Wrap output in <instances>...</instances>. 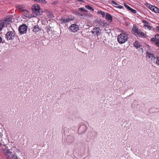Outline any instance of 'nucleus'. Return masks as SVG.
<instances>
[{"label":"nucleus","instance_id":"f257e3e1","mask_svg":"<svg viewBox=\"0 0 159 159\" xmlns=\"http://www.w3.org/2000/svg\"><path fill=\"white\" fill-rule=\"evenodd\" d=\"M132 33L137 37L141 38H145L146 34L141 30L139 29L138 26H136L135 25H134L132 30Z\"/></svg>","mask_w":159,"mask_h":159},{"label":"nucleus","instance_id":"f03ea898","mask_svg":"<svg viewBox=\"0 0 159 159\" xmlns=\"http://www.w3.org/2000/svg\"><path fill=\"white\" fill-rule=\"evenodd\" d=\"M32 9L33 14H35V16L37 15H41L42 13V11L41 9L40 6L38 4L33 5Z\"/></svg>","mask_w":159,"mask_h":159},{"label":"nucleus","instance_id":"7ed1b4c3","mask_svg":"<svg viewBox=\"0 0 159 159\" xmlns=\"http://www.w3.org/2000/svg\"><path fill=\"white\" fill-rule=\"evenodd\" d=\"M3 150L8 159H13V152L11 149H9L7 147L3 149Z\"/></svg>","mask_w":159,"mask_h":159},{"label":"nucleus","instance_id":"20e7f679","mask_svg":"<svg viewBox=\"0 0 159 159\" xmlns=\"http://www.w3.org/2000/svg\"><path fill=\"white\" fill-rule=\"evenodd\" d=\"M128 40V37L124 33H122L119 35L117 37L118 42L120 44L125 43Z\"/></svg>","mask_w":159,"mask_h":159},{"label":"nucleus","instance_id":"39448f33","mask_svg":"<svg viewBox=\"0 0 159 159\" xmlns=\"http://www.w3.org/2000/svg\"><path fill=\"white\" fill-rule=\"evenodd\" d=\"M15 32L13 31H8L6 34V38L7 40H12L15 36Z\"/></svg>","mask_w":159,"mask_h":159},{"label":"nucleus","instance_id":"423d86ee","mask_svg":"<svg viewBox=\"0 0 159 159\" xmlns=\"http://www.w3.org/2000/svg\"><path fill=\"white\" fill-rule=\"evenodd\" d=\"M92 34L95 36H98L101 34V31L100 29L98 27H94L91 31Z\"/></svg>","mask_w":159,"mask_h":159},{"label":"nucleus","instance_id":"0eeeda50","mask_svg":"<svg viewBox=\"0 0 159 159\" xmlns=\"http://www.w3.org/2000/svg\"><path fill=\"white\" fill-rule=\"evenodd\" d=\"M146 6L153 12L156 13H159V9L157 7L148 3L147 4Z\"/></svg>","mask_w":159,"mask_h":159},{"label":"nucleus","instance_id":"6e6552de","mask_svg":"<svg viewBox=\"0 0 159 159\" xmlns=\"http://www.w3.org/2000/svg\"><path fill=\"white\" fill-rule=\"evenodd\" d=\"M27 30V26L23 24L19 27V31L20 33L23 34L26 32Z\"/></svg>","mask_w":159,"mask_h":159},{"label":"nucleus","instance_id":"1a4fd4ad","mask_svg":"<svg viewBox=\"0 0 159 159\" xmlns=\"http://www.w3.org/2000/svg\"><path fill=\"white\" fill-rule=\"evenodd\" d=\"M72 32H75L79 30V26L76 24H72L69 28Z\"/></svg>","mask_w":159,"mask_h":159},{"label":"nucleus","instance_id":"9d476101","mask_svg":"<svg viewBox=\"0 0 159 159\" xmlns=\"http://www.w3.org/2000/svg\"><path fill=\"white\" fill-rule=\"evenodd\" d=\"M12 19V17L11 16H7L6 18H4L3 20V21L5 25H9L10 22H12L11 20Z\"/></svg>","mask_w":159,"mask_h":159},{"label":"nucleus","instance_id":"9b49d317","mask_svg":"<svg viewBox=\"0 0 159 159\" xmlns=\"http://www.w3.org/2000/svg\"><path fill=\"white\" fill-rule=\"evenodd\" d=\"M74 18L71 17L70 18H65L64 17H61V21L62 24H65L67 22H69L70 21L73 20Z\"/></svg>","mask_w":159,"mask_h":159},{"label":"nucleus","instance_id":"f8f14e48","mask_svg":"<svg viewBox=\"0 0 159 159\" xmlns=\"http://www.w3.org/2000/svg\"><path fill=\"white\" fill-rule=\"evenodd\" d=\"M124 4L125 7L129 11H131L134 13H137V11L136 10L130 7L129 6L127 5L126 3H124Z\"/></svg>","mask_w":159,"mask_h":159},{"label":"nucleus","instance_id":"ddd939ff","mask_svg":"<svg viewBox=\"0 0 159 159\" xmlns=\"http://www.w3.org/2000/svg\"><path fill=\"white\" fill-rule=\"evenodd\" d=\"M147 54L148 58H151L152 60L154 61L156 59V58L153 54L148 52Z\"/></svg>","mask_w":159,"mask_h":159},{"label":"nucleus","instance_id":"4468645a","mask_svg":"<svg viewBox=\"0 0 159 159\" xmlns=\"http://www.w3.org/2000/svg\"><path fill=\"white\" fill-rule=\"evenodd\" d=\"M74 140V138L71 136H68L66 138L67 142L69 143H73Z\"/></svg>","mask_w":159,"mask_h":159},{"label":"nucleus","instance_id":"2eb2a0df","mask_svg":"<svg viewBox=\"0 0 159 159\" xmlns=\"http://www.w3.org/2000/svg\"><path fill=\"white\" fill-rule=\"evenodd\" d=\"M41 30V28H40L38 25H35L34 26L33 28V31L34 32H37Z\"/></svg>","mask_w":159,"mask_h":159},{"label":"nucleus","instance_id":"dca6fc26","mask_svg":"<svg viewBox=\"0 0 159 159\" xmlns=\"http://www.w3.org/2000/svg\"><path fill=\"white\" fill-rule=\"evenodd\" d=\"M105 18L108 20L110 21H112V16L108 13H106Z\"/></svg>","mask_w":159,"mask_h":159},{"label":"nucleus","instance_id":"f3484780","mask_svg":"<svg viewBox=\"0 0 159 159\" xmlns=\"http://www.w3.org/2000/svg\"><path fill=\"white\" fill-rule=\"evenodd\" d=\"M111 2L112 3L115 5H116V7L119 8V9H122L124 8V7L121 5H119V4H117V2H116L114 1H111Z\"/></svg>","mask_w":159,"mask_h":159},{"label":"nucleus","instance_id":"a211bd4d","mask_svg":"<svg viewBox=\"0 0 159 159\" xmlns=\"http://www.w3.org/2000/svg\"><path fill=\"white\" fill-rule=\"evenodd\" d=\"M98 24L101 26L106 27L107 25V23L100 20Z\"/></svg>","mask_w":159,"mask_h":159},{"label":"nucleus","instance_id":"6ab92c4d","mask_svg":"<svg viewBox=\"0 0 159 159\" xmlns=\"http://www.w3.org/2000/svg\"><path fill=\"white\" fill-rule=\"evenodd\" d=\"M134 46L137 48H140L141 45L138 41H136L134 43Z\"/></svg>","mask_w":159,"mask_h":159},{"label":"nucleus","instance_id":"aec40b11","mask_svg":"<svg viewBox=\"0 0 159 159\" xmlns=\"http://www.w3.org/2000/svg\"><path fill=\"white\" fill-rule=\"evenodd\" d=\"M5 25L3 21L2 20L0 21V31L2 30L4 26Z\"/></svg>","mask_w":159,"mask_h":159},{"label":"nucleus","instance_id":"412c9836","mask_svg":"<svg viewBox=\"0 0 159 159\" xmlns=\"http://www.w3.org/2000/svg\"><path fill=\"white\" fill-rule=\"evenodd\" d=\"M24 15L26 17L28 18L32 17V16H31L30 15V12L27 10H25V12Z\"/></svg>","mask_w":159,"mask_h":159},{"label":"nucleus","instance_id":"4be33fe9","mask_svg":"<svg viewBox=\"0 0 159 159\" xmlns=\"http://www.w3.org/2000/svg\"><path fill=\"white\" fill-rule=\"evenodd\" d=\"M98 13L100 14L103 17H104L105 16L104 12L99 10L98 11Z\"/></svg>","mask_w":159,"mask_h":159},{"label":"nucleus","instance_id":"5701e85b","mask_svg":"<svg viewBox=\"0 0 159 159\" xmlns=\"http://www.w3.org/2000/svg\"><path fill=\"white\" fill-rule=\"evenodd\" d=\"M85 7L88 9L92 11H94V9L93 8L91 7L90 6L86 5Z\"/></svg>","mask_w":159,"mask_h":159},{"label":"nucleus","instance_id":"b1692460","mask_svg":"<svg viewBox=\"0 0 159 159\" xmlns=\"http://www.w3.org/2000/svg\"><path fill=\"white\" fill-rule=\"evenodd\" d=\"M156 63L157 66H159V57H157L156 58Z\"/></svg>","mask_w":159,"mask_h":159},{"label":"nucleus","instance_id":"393cba45","mask_svg":"<svg viewBox=\"0 0 159 159\" xmlns=\"http://www.w3.org/2000/svg\"><path fill=\"white\" fill-rule=\"evenodd\" d=\"M78 9H79V11H83V12H88V11L84 10V8L80 7V8H79Z\"/></svg>","mask_w":159,"mask_h":159},{"label":"nucleus","instance_id":"a878e982","mask_svg":"<svg viewBox=\"0 0 159 159\" xmlns=\"http://www.w3.org/2000/svg\"><path fill=\"white\" fill-rule=\"evenodd\" d=\"M73 13L75 15L78 16V14H80V12L78 10H75L73 12Z\"/></svg>","mask_w":159,"mask_h":159},{"label":"nucleus","instance_id":"bb28decb","mask_svg":"<svg viewBox=\"0 0 159 159\" xmlns=\"http://www.w3.org/2000/svg\"><path fill=\"white\" fill-rule=\"evenodd\" d=\"M91 14L90 13L84 14V16L87 17H90Z\"/></svg>","mask_w":159,"mask_h":159},{"label":"nucleus","instance_id":"cd10ccee","mask_svg":"<svg viewBox=\"0 0 159 159\" xmlns=\"http://www.w3.org/2000/svg\"><path fill=\"white\" fill-rule=\"evenodd\" d=\"M155 39L156 40L159 41V34H157L155 35Z\"/></svg>","mask_w":159,"mask_h":159},{"label":"nucleus","instance_id":"c85d7f7f","mask_svg":"<svg viewBox=\"0 0 159 159\" xmlns=\"http://www.w3.org/2000/svg\"><path fill=\"white\" fill-rule=\"evenodd\" d=\"M144 26L147 27L149 30H151L152 28V27L149 25H148V24L147 25H144Z\"/></svg>","mask_w":159,"mask_h":159},{"label":"nucleus","instance_id":"c756f323","mask_svg":"<svg viewBox=\"0 0 159 159\" xmlns=\"http://www.w3.org/2000/svg\"><path fill=\"white\" fill-rule=\"evenodd\" d=\"M142 22L143 23H145V25H147L149 23V22L148 21H146L145 20H143L142 21Z\"/></svg>","mask_w":159,"mask_h":159},{"label":"nucleus","instance_id":"7c9ffc66","mask_svg":"<svg viewBox=\"0 0 159 159\" xmlns=\"http://www.w3.org/2000/svg\"><path fill=\"white\" fill-rule=\"evenodd\" d=\"M48 15L51 18L54 17L52 14L50 13V12H49V13H48Z\"/></svg>","mask_w":159,"mask_h":159},{"label":"nucleus","instance_id":"2f4dec72","mask_svg":"<svg viewBox=\"0 0 159 159\" xmlns=\"http://www.w3.org/2000/svg\"><path fill=\"white\" fill-rule=\"evenodd\" d=\"M150 40H151V41H152V42H154L156 40V39H155V38H151V39Z\"/></svg>","mask_w":159,"mask_h":159},{"label":"nucleus","instance_id":"473e14b6","mask_svg":"<svg viewBox=\"0 0 159 159\" xmlns=\"http://www.w3.org/2000/svg\"><path fill=\"white\" fill-rule=\"evenodd\" d=\"M84 16V14L80 12V14H78V16Z\"/></svg>","mask_w":159,"mask_h":159},{"label":"nucleus","instance_id":"72a5a7b5","mask_svg":"<svg viewBox=\"0 0 159 159\" xmlns=\"http://www.w3.org/2000/svg\"><path fill=\"white\" fill-rule=\"evenodd\" d=\"M155 44L157 46L159 47V42H156Z\"/></svg>","mask_w":159,"mask_h":159},{"label":"nucleus","instance_id":"f704fd0d","mask_svg":"<svg viewBox=\"0 0 159 159\" xmlns=\"http://www.w3.org/2000/svg\"><path fill=\"white\" fill-rule=\"evenodd\" d=\"M13 158H14L15 159H17V156L16 155H14V154H13Z\"/></svg>","mask_w":159,"mask_h":159},{"label":"nucleus","instance_id":"c9c22d12","mask_svg":"<svg viewBox=\"0 0 159 159\" xmlns=\"http://www.w3.org/2000/svg\"><path fill=\"white\" fill-rule=\"evenodd\" d=\"M156 30L159 32V26H157L156 27Z\"/></svg>","mask_w":159,"mask_h":159},{"label":"nucleus","instance_id":"e433bc0d","mask_svg":"<svg viewBox=\"0 0 159 159\" xmlns=\"http://www.w3.org/2000/svg\"><path fill=\"white\" fill-rule=\"evenodd\" d=\"M2 41V38L1 37H0V43H1Z\"/></svg>","mask_w":159,"mask_h":159},{"label":"nucleus","instance_id":"4c0bfd02","mask_svg":"<svg viewBox=\"0 0 159 159\" xmlns=\"http://www.w3.org/2000/svg\"><path fill=\"white\" fill-rule=\"evenodd\" d=\"M50 30V29H49V28L48 27V29L47 30V32H48Z\"/></svg>","mask_w":159,"mask_h":159},{"label":"nucleus","instance_id":"58836bf2","mask_svg":"<svg viewBox=\"0 0 159 159\" xmlns=\"http://www.w3.org/2000/svg\"><path fill=\"white\" fill-rule=\"evenodd\" d=\"M25 10H27L26 9H23L22 10V11L24 12V13L25 12Z\"/></svg>","mask_w":159,"mask_h":159},{"label":"nucleus","instance_id":"ea45409f","mask_svg":"<svg viewBox=\"0 0 159 159\" xmlns=\"http://www.w3.org/2000/svg\"><path fill=\"white\" fill-rule=\"evenodd\" d=\"M18 7V8H19V9H21V8L20 7V6H19Z\"/></svg>","mask_w":159,"mask_h":159},{"label":"nucleus","instance_id":"a19ab883","mask_svg":"<svg viewBox=\"0 0 159 159\" xmlns=\"http://www.w3.org/2000/svg\"><path fill=\"white\" fill-rule=\"evenodd\" d=\"M81 128V127H80L78 129V131Z\"/></svg>","mask_w":159,"mask_h":159}]
</instances>
